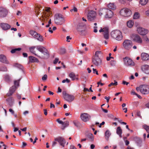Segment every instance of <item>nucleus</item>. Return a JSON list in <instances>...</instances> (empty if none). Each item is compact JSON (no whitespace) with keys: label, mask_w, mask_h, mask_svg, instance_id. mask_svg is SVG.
I'll use <instances>...</instances> for the list:
<instances>
[{"label":"nucleus","mask_w":149,"mask_h":149,"mask_svg":"<svg viewBox=\"0 0 149 149\" xmlns=\"http://www.w3.org/2000/svg\"><path fill=\"white\" fill-rule=\"evenodd\" d=\"M131 94L132 95L136 96L138 98H140V95L136 93L134 90H132Z\"/></svg>","instance_id":"58836bf2"},{"label":"nucleus","mask_w":149,"mask_h":149,"mask_svg":"<svg viewBox=\"0 0 149 149\" xmlns=\"http://www.w3.org/2000/svg\"><path fill=\"white\" fill-rule=\"evenodd\" d=\"M37 50L40 52L43 55L41 57L38 56L43 59H47L49 57V53L47 50L43 47L41 46H37L36 47Z\"/></svg>","instance_id":"f03ea898"},{"label":"nucleus","mask_w":149,"mask_h":149,"mask_svg":"<svg viewBox=\"0 0 149 149\" xmlns=\"http://www.w3.org/2000/svg\"><path fill=\"white\" fill-rule=\"evenodd\" d=\"M54 20L55 23L57 25H61L63 24L65 21L64 18L62 15L60 14L57 13L54 15Z\"/></svg>","instance_id":"7ed1b4c3"},{"label":"nucleus","mask_w":149,"mask_h":149,"mask_svg":"<svg viewBox=\"0 0 149 149\" xmlns=\"http://www.w3.org/2000/svg\"><path fill=\"white\" fill-rule=\"evenodd\" d=\"M16 66L17 67H18L20 69H22V66L21 65L19 64H16Z\"/></svg>","instance_id":"e2e57ef3"},{"label":"nucleus","mask_w":149,"mask_h":149,"mask_svg":"<svg viewBox=\"0 0 149 149\" xmlns=\"http://www.w3.org/2000/svg\"><path fill=\"white\" fill-rule=\"evenodd\" d=\"M134 140L136 141V143H139V142L140 141V139L139 138H138L137 137H135L134 138Z\"/></svg>","instance_id":"3c124183"},{"label":"nucleus","mask_w":149,"mask_h":149,"mask_svg":"<svg viewBox=\"0 0 149 149\" xmlns=\"http://www.w3.org/2000/svg\"><path fill=\"white\" fill-rule=\"evenodd\" d=\"M70 149H77L74 146L71 145Z\"/></svg>","instance_id":"774afa93"},{"label":"nucleus","mask_w":149,"mask_h":149,"mask_svg":"<svg viewBox=\"0 0 149 149\" xmlns=\"http://www.w3.org/2000/svg\"><path fill=\"white\" fill-rule=\"evenodd\" d=\"M141 69L143 72L147 74H149V65H144L141 67Z\"/></svg>","instance_id":"2eb2a0df"},{"label":"nucleus","mask_w":149,"mask_h":149,"mask_svg":"<svg viewBox=\"0 0 149 149\" xmlns=\"http://www.w3.org/2000/svg\"><path fill=\"white\" fill-rule=\"evenodd\" d=\"M65 49H61L60 50V53L61 54H63L65 53Z\"/></svg>","instance_id":"8fccbe9b"},{"label":"nucleus","mask_w":149,"mask_h":149,"mask_svg":"<svg viewBox=\"0 0 149 149\" xmlns=\"http://www.w3.org/2000/svg\"><path fill=\"white\" fill-rule=\"evenodd\" d=\"M70 82V80L68 78L66 79H65L63 80L62 81V83H65L66 82L67 83H69Z\"/></svg>","instance_id":"09e8293b"},{"label":"nucleus","mask_w":149,"mask_h":149,"mask_svg":"<svg viewBox=\"0 0 149 149\" xmlns=\"http://www.w3.org/2000/svg\"><path fill=\"white\" fill-rule=\"evenodd\" d=\"M148 2V0H140V4L142 5H146Z\"/></svg>","instance_id":"e433bc0d"},{"label":"nucleus","mask_w":149,"mask_h":149,"mask_svg":"<svg viewBox=\"0 0 149 149\" xmlns=\"http://www.w3.org/2000/svg\"><path fill=\"white\" fill-rule=\"evenodd\" d=\"M107 9H102L99 10V14L101 16L105 14Z\"/></svg>","instance_id":"473e14b6"},{"label":"nucleus","mask_w":149,"mask_h":149,"mask_svg":"<svg viewBox=\"0 0 149 149\" xmlns=\"http://www.w3.org/2000/svg\"><path fill=\"white\" fill-rule=\"evenodd\" d=\"M54 140L55 141H58L60 145L63 147H64L65 144V141L64 139L61 137H58L57 138H55Z\"/></svg>","instance_id":"ddd939ff"},{"label":"nucleus","mask_w":149,"mask_h":149,"mask_svg":"<svg viewBox=\"0 0 149 149\" xmlns=\"http://www.w3.org/2000/svg\"><path fill=\"white\" fill-rule=\"evenodd\" d=\"M111 134V133L109 130H107L105 132V137L107 141L109 140V137Z\"/></svg>","instance_id":"bb28decb"},{"label":"nucleus","mask_w":149,"mask_h":149,"mask_svg":"<svg viewBox=\"0 0 149 149\" xmlns=\"http://www.w3.org/2000/svg\"><path fill=\"white\" fill-rule=\"evenodd\" d=\"M122 131L120 127H118L116 129V133L120 137H122Z\"/></svg>","instance_id":"c756f323"},{"label":"nucleus","mask_w":149,"mask_h":149,"mask_svg":"<svg viewBox=\"0 0 149 149\" xmlns=\"http://www.w3.org/2000/svg\"><path fill=\"white\" fill-rule=\"evenodd\" d=\"M19 81L20 79L15 81L14 82V85H15V86H16V88H17V87H18L19 86Z\"/></svg>","instance_id":"79ce46f5"},{"label":"nucleus","mask_w":149,"mask_h":149,"mask_svg":"<svg viewBox=\"0 0 149 149\" xmlns=\"http://www.w3.org/2000/svg\"><path fill=\"white\" fill-rule=\"evenodd\" d=\"M149 86L146 84H143L140 86V92L144 94H147L148 93Z\"/></svg>","instance_id":"1a4fd4ad"},{"label":"nucleus","mask_w":149,"mask_h":149,"mask_svg":"<svg viewBox=\"0 0 149 149\" xmlns=\"http://www.w3.org/2000/svg\"><path fill=\"white\" fill-rule=\"evenodd\" d=\"M125 65L127 66H133L134 65V63L130 58L126 57L123 58Z\"/></svg>","instance_id":"6e6552de"},{"label":"nucleus","mask_w":149,"mask_h":149,"mask_svg":"<svg viewBox=\"0 0 149 149\" xmlns=\"http://www.w3.org/2000/svg\"><path fill=\"white\" fill-rule=\"evenodd\" d=\"M8 10L5 8H0V17L4 18L6 17L8 14Z\"/></svg>","instance_id":"9d476101"},{"label":"nucleus","mask_w":149,"mask_h":149,"mask_svg":"<svg viewBox=\"0 0 149 149\" xmlns=\"http://www.w3.org/2000/svg\"><path fill=\"white\" fill-rule=\"evenodd\" d=\"M123 46L124 48L126 50H129L132 46V41L128 40H125L123 43Z\"/></svg>","instance_id":"423d86ee"},{"label":"nucleus","mask_w":149,"mask_h":149,"mask_svg":"<svg viewBox=\"0 0 149 149\" xmlns=\"http://www.w3.org/2000/svg\"><path fill=\"white\" fill-rule=\"evenodd\" d=\"M135 26L136 28L137 31L139 33L140 32V26L139 25H137L136 23H135Z\"/></svg>","instance_id":"49530a36"},{"label":"nucleus","mask_w":149,"mask_h":149,"mask_svg":"<svg viewBox=\"0 0 149 149\" xmlns=\"http://www.w3.org/2000/svg\"><path fill=\"white\" fill-rule=\"evenodd\" d=\"M93 73H96V74L97 75H98V72L97 71V70H96V69H95L94 68H93Z\"/></svg>","instance_id":"6e6d98bb"},{"label":"nucleus","mask_w":149,"mask_h":149,"mask_svg":"<svg viewBox=\"0 0 149 149\" xmlns=\"http://www.w3.org/2000/svg\"><path fill=\"white\" fill-rule=\"evenodd\" d=\"M116 61L114 60H111L110 61V64L113 66H114L116 65Z\"/></svg>","instance_id":"c03bdc74"},{"label":"nucleus","mask_w":149,"mask_h":149,"mask_svg":"<svg viewBox=\"0 0 149 149\" xmlns=\"http://www.w3.org/2000/svg\"><path fill=\"white\" fill-rule=\"evenodd\" d=\"M114 83L111 82L110 84H109L108 86L110 87L112 86H116L117 85V82L115 80L114 81Z\"/></svg>","instance_id":"37998d69"},{"label":"nucleus","mask_w":149,"mask_h":149,"mask_svg":"<svg viewBox=\"0 0 149 149\" xmlns=\"http://www.w3.org/2000/svg\"><path fill=\"white\" fill-rule=\"evenodd\" d=\"M56 121L59 123L60 124H61L63 125V122L62 121L60 120L59 119H57L56 120Z\"/></svg>","instance_id":"864d4df0"},{"label":"nucleus","mask_w":149,"mask_h":149,"mask_svg":"<svg viewBox=\"0 0 149 149\" xmlns=\"http://www.w3.org/2000/svg\"><path fill=\"white\" fill-rule=\"evenodd\" d=\"M113 13L111 10L107 9L104 17L106 18H110L113 16Z\"/></svg>","instance_id":"dca6fc26"},{"label":"nucleus","mask_w":149,"mask_h":149,"mask_svg":"<svg viewBox=\"0 0 149 149\" xmlns=\"http://www.w3.org/2000/svg\"><path fill=\"white\" fill-rule=\"evenodd\" d=\"M148 30L147 29L140 27V35H146L148 33Z\"/></svg>","instance_id":"393cba45"},{"label":"nucleus","mask_w":149,"mask_h":149,"mask_svg":"<svg viewBox=\"0 0 149 149\" xmlns=\"http://www.w3.org/2000/svg\"><path fill=\"white\" fill-rule=\"evenodd\" d=\"M29 61L31 63L36 62L38 63L39 62V60L36 58L30 56L29 57Z\"/></svg>","instance_id":"5701e85b"},{"label":"nucleus","mask_w":149,"mask_h":149,"mask_svg":"<svg viewBox=\"0 0 149 149\" xmlns=\"http://www.w3.org/2000/svg\"><path fill=\"white\" fill-rule=\"evenodd\" d=\"M102 52L101 51H97L95 52L94 57L99 58V55L101 54Z\"/></svg>","instance_id":"c9c22d12"},{"label":"nucleus","mask_w":149,"mask_h":149,"mask_svg":"<svg viewBox=\"0 0 149 149\" xmlns=\"http://www.w3.org/2000/svg\"><path fill=\"white\" fill-rule=\"evenodd\" d=\"M47 75L46 74H45L42 77V79L43 80H45L47 79Z\"/></svg>","instance_id":"5fc2aeb1"},{"label":"nucleus","mask_w":149,"mask_h":149,"mask_svg":"<svg viewBox=\"0 0 149 149\" xmlns=\"http://www.w3.org/2000/svg\"><path fill=\"white\" fill-rule=\"evenodd\" d=\"M37 46H32L31 47H30L29 49V51L31 53H32L33 54L38 56V55L36 54V52L35 50V48H36Z\"/></svg>","instance_id":"7c9ffc66"},{"label":"nucleus","mask_w":149,"mask_h":149,"mask_svg":"<svg viewBox=\"0 0 149 149\" xmlns=\"http://www.w3.org/2000/svg\"><path fill=\"white\" fill-rule=\"evenodd\" d=\"M67 39V41L68 42H69L70 41V40H71L72 39V38L70 37V36H67L66 37Z\"/></svg>","instance_id":"680f3d73"},{"label":"nucleus","mask_w":149,"mask_h":149,"mask_svg":"<svg viewBox=\"0 0 149 149\" xmlns=\"http://www.w3.org/2000/svg\"><path fill=\"white\" fill-rule=\"evenodd\" d=\"M120 13L122 16L124 17H128L132 14V12L128 8H125L121 10Z\"/></svg>","instance_id":"39448f33"},{"label":"nucleus","mask_w":149,"mask_h":149,"mask_svg":"<svg viewBox=\"0 0 149 149\" xmlns=\"http://www.w3.org/2000/svg\"><path fill=\"white\" fill-rule=\"evenodd\" d=\"M107 6L109 8L113 10L115 9L116 8L114 3H110Z\"/></svg>","instance_id":"72a5a7b5"},{"label":"nucleus","mask_w":149,"mask_h":149,"mask_svg":"<svg viewBox=\"0 0 149 149\" xmlns=\"http://www.w3.org/2000/svg\"><path fill=\"white\" fill-rule=\"evenodd\" d=\"M111 35L113 38L118 41H121L123 39L122 33L119 30H115L111 31Z\"/></svg>","instance_id":"f257e3e1"},{"label":"nucleus","mask_w":149,"mask_h":149,"mask_svg":"<svg viewBox=\"0 0 149 149\" xmlns=\"http://www.w3.org/2000/svg\"><path fill=\"white\" fill-rule=\"evenodd\" d=\"M141 59L143 61H146L149 59V55L147 53H143L141 55Z\"/></svg>","instance_id":"aec40b11"},{"label":"nucleus","mask_w":149,"mask_h":149,"mask_svg":"<svg viewBox=\"0 0 149 149\" xmlns=\"http://www.w3.org/2000/svg\"><path fill=\"white\" fill-rule=\"evenodd\" d=\"M92 61L93 64L97 66L100 65L102 64L101 60L99 58H93Z\"/></svg>","instance_id":"f8f14e48"},{"label":"nucleus","mask_w":149,"mask_h":149,"mask_svg":"<svg viewBox=\"0 0 149 149\" xmlns=\"http://www.w3.org/2000/svg\"><path fill=\"white\" fill-rule=\"evenodd\" d=\"M5 80L7 82H9L10 81V78L8 75H6L4 77Z\"/></svg>","instance_id":"ea45409f"},{"label":"nucleus","mask_w":149,"mask_h":149,"mask_svg":"<svg viewBox=\"0 0 149 149\" xmlns=\"http://www.w3.org/2000/svg\"><path fill=\"white\" fill-rule=\"evenodd\" d=\"M132 39L135 41L140 42V37L138 35L136 34H134L132 36Z\"/></svg>","instance_id":"4be33fe9"},{"label":"nucleus","mask_w":149,"mask_h":149,"mask_svg":"<svg viewBox=\"0 0 149 149\" xmlns=\"http://www.w3.org/2000/svg\"><path fill=\"white\" fill-rule=\"evenodd\" d=\"M139 17V13L138 12H135L133 15V19H137Z\"/></svg>","instance_id":"f704fd0d"},{"label":"nucleus","mask_w":149,"mask_h":149,"mask_svg":"<svg viewBox=\"0 0 149 149\" xmlns=\"http://www.w3.org/2000/svg\"><path fill=\"white\" fill-rule=\"evenodd\" d=\"M0 26L3 29L5 30H8L10 28V25L6 23H1Z\"/></svg>","instance_id":"6ab92c4d"},{"label":"nucleus","mask_w":149,"mask_h":149,"mask_svg":"<svg viewBox=\"0 0 149 149\" xmlns=\"http://www.w3.org/2000/svg\"><path fill=\"white\" fill-rule=\"evenodd\" d=\"M96 16V12L93 10L89 11L87 15L88 20L89 21H92L95 19Z\"/></svg>","instance_id":"0eeeda50"},{"label":"nucleus","mask_w":149,"mask_h":149,"mask_svg":"<svg viewBox=\"0 0 149 149\" xmlns=\"http://www.w3.org/2000/svg\"><path fill=\"white\" fill-rule=\"evenodd\" d=\"M35 39H37L38 41L40 42H42L43 41V38L42 36L39 33H38Z\"/></svg>","instance_id":"2f4dec72"},{"label":"nucleus","mask_w":149,"mask_h":149,"mask_svg":"<svg viewBox=\"0 0 149 149\" xmlns=\"http://www.w3.org/2000/svg\"><path fill=\"white\" fill-rule=\"evenodd\" d=\"M16 88L15 86H13L11 87L9 90V92L7 93L6 95L8 96H10L15 91Z\"/></svg>","instance_id":"a211bd4d"},{"label":"nucleus","mask_w":149,"mask_h":149,"mask_svg":"<svg viewBox=\"0 0 149 149\" xmlns=\"http://www.w3.org/2000/svg\"><path fill=\"white\" fill-rule=\"evenodd\" d=\"M97 27L96 26H95L94 27L93 31L95 33H96L97 31Z\"/></svg>","instance_id":"052dcab7"},{"label":"nucleus","mask_w":149,"mask_h":149,"mask_svg":"<svg viewBox=\"0 0 149 149\" xmlns=\"http://www.w3.org/2000/svg\"><path fill=\"white\" fill-rule=\"evenodd\" d=\"M149 40L147 37L145 35H142L141 37H140V43H148Z\"/></svg>","instance_id":"f3484780"},{"label":"nucleus","mask_w":149,"mask_h":149,"mask_svg":"<svg viewBox=\"0 0 149 149\" xmlns=\"http://www.w3.org/2000/svg\"><path fill=\"white\" fill-rule=\"evenodd\" d=\"M21 49V48H15V49H12L10 51V52L12 53H14L16 52V51H20Z\"/></svg>","instance_id":"a19ab883"},{"label":"nucleus","mask_w":149,"mask_h":149,"mask_svg":"<svg viewBox=\"0 0 149 149\" xmlns=\"http://www.w3.org/2000/svg\"><path fill=\"white\" fill-rule=\"evenodd\" d=\"M80 117L81 119L85 122L88 121L91 118V116L88 114L86 113L81 114Z\"/></svg>","instance_id":"9b49d317"},{"label":"nucleus","mask_w":149,"mask_h":149,"mask_svg":"<svg viewBox=\"0 0 149 149\" xmlns=\"http://www.w3.org/2000/svg\"><path fill=\"white\" fill-rule=\"evenodd\" d=\"M122 84L124 85L126 84V85H127L129 84V83L125 81H123Z\"/></svg>","instance_id":"338daca9"},{"label":"nucleus","mask_w":149,"mask_h":149,"mask_svg":"<svg viewBox=\"0 0 149 149\" xmlns=\"http://www.w3.org/2000/svg\"><path fill=\"white\" fill-rule=\"evenodd\" d=\"M68 77L72 81L78 80H79L78 75V74H75L73 72H70L68 74Z\"/></svg>","instance_id":"4468645a"},{"label":"nucleus","mask_w":149,"mask_h":149,"mask_svg":"<svg viewBox=\"0 0 149 149\" xmlns=\"http://www.w3.org/2000/svg\"><path fill=\"white\" fill-rule=\"evenodd\" d=\"M134 112L136 113V115L140 117V112L138 110H136L134 111Z\"/></svg>","instance_id":"603ef678"},{"label":"nucleus","mask_w":149,"mask_h":149,"mask_svg":"<svg viewBox=\"0 0 149 149\" xmlns=\"http://www.w3.org/2000/svg\"><path fill=\"white\" fill-rule=\"evenodd\" d=\"M0 61L7 63H8L6 57L4 55H0Z\"/></svg>","instance_id":"a878e982"},{"label":"nucleus","mask_w":149,"mask_h":149,"mask_svg":"<svg viewBox=\"0 0 149 149\" xmlns=\"http://www.w3.org/2000/svg\"><path fill=\"white\" fill-rule=\"evenodd\" d=\"M143 127L146 130L148 133L149 134V126L143 125Z\"/></svg>","instance_id":"4c0bfd02"},{"label":"nucleus","mask_w":149,"mask_h":149,"mask_svg":"<svg viewBox=\"0 0 149 149\" xmlns=\"http://www.w3.org/2000/svg\"><path fill=\"white\" fill-rule=\"evenodd\" d=\"M29 33L30 35L35 39L36 38V37L38 33L36 32V31L33 30H30L29 31Z\"/></svg>","instance_id":"b1692460"},{"label":"nucleus","mask_w":149,"mask_h":149,"mask_svg":"<svg viewBox=\"0 0 149 149\" xmlns=\"http://www.w3.org/2000/svg\"><path fill=\"white\" fill-rule=\"evenodd\" d=\"M108 27H106L103 28H101V29L99 30V32L100 33L103 32V33L105 31V30H106Z\"/></svg>","instance_id":"a18cd8bd"},{"label":"nucleus","mask_w":149,"mask_h":149,"mask_svg":"<svg viewBox=\"0 0 149 149\" xmlns=\"http://www.w3.org/2000/svg\"><path fill=\"white\" fill-rule=\"evenodd\" d=\"M103 36L104 38L106 39H108L109 38V28H108L105 30L103 33Z\"/></svg>","instance_id":"cd10ccee"},{"label":"nucleus","mask_w":149,"mask_h":149,"mask_svg":"<svg viewBox=\"0 0 149 149\" xmlns=\"http://www.w3.org/2000/svg\"><path fill=\"white\" fill-rule=\"evenodd\" d=\"M0 70L2 71H7V69L5 67H2L0 68Z\"/></svg>","instance_id":"de8ad7c7"},{"label":"nucleus","mask_w":149,"mask_h":149,"mask_svg":"<svg viewBox=\"0 0 149 149\" xmlns=\"http://www.w3.org/2000/svg\"><path fill=\"white\" fill-rule=\"evenodd\" d=\"M9 111L11 113V114H13V115H14V111L12 110V109H9Z\"/></svg>","instance_id":"13d9d810"},{"label":"nucleus","mask_w":149,"mask_h":149,"mask_svg":"<svg viewBox=\"0 0 149 149\" xmlns=\"http://www.w3.org/2000/svg\"><path fill=\"white\" fill-rule=\"evenodd\" d=\"M74 11V12H77V9L76 8L74 7L73 9H71L70 10L71 11Z\"/></svg>","instance_id":"69168bd1"},{"label":"nucleus","mask_w":149,"mask_h":149,"mask_svg":"<svg viewBox=\"0 0 149 149\" xmlns=\"http://www.w3.org/2000/svg\"><path fill=\"white\" fill-rule=\"evenodd\" d=\"M51 24V19H50L49 22H48V24L46 25V27H48L49 26L50 24Z\"/></svg>","instance_id":"bf43d9fd"},{"label":"nucleus","mask_w":149,"mask_h":149,"mask_svg":"<svg viewBox=\"0 0 149 149\" xmlns=\"http://www.w3.org/2000/svg\"><path fill=\"white\" fill-rule=\"evenodd\" d=\"M77 31L82 33L85 31V28L84 25H81L80 24H79L77 28Z\"/></svg>","instance_id":"412c9836"},{"label":"nucleus","mask_w":149,"mask_h":149,"mask_svg":"<svg viewBox=\"0 0 149 149\" xmlns=\"http://www.w3.org/2000/svg\"><path fill=\"white\" fill-rule=\"evenodd\" d=\"M62 93L64 99L66 101L71 102L74 100V96L72 95L67 93L66 91H63Z\"/></svg>","instance_id":"20e7f679"},{"label":"nucleus","mask_w":149,"mask_h":149,"mask_svg":"<svg viewBox=\"0 0 149 149\" xmlns=\"http://www.w3.org/2000/svg\"><path fill=\"white\" fill-rule=\"evenodd\" d=\"M104 98L107 100V102H108L110 98V97H107L106 96L104 97Z\"/></svg>","instance_id":"0e129e2a"},{"label":"nucleus","mask_w":149,"mask_h":149,"mask_svg":"<svg viewBox=\"0 0 149 149\" xmlns=\"http://www.w3.org/2000/svg\"><path fill=\"white\" fill-rule=\"evenodd\" d=\"M59 59L58 58H56L55 59L54 61V64H56L58 62Z\"/></svg>","instance_id":"4d7b16f0"},{"label":"nucleus","mask_w":149,"mask_h":149,"mask_svg":"<svg viewBox=\"0 0 149 149\" xmlns=\"http://www.w3.org/2000/svg\"><path fill=\"white\" fill-rule=\"evenodd\" d=\"M127 26L129 28H132L134 25V22L132 20L128 21L127 23Z\"/></svg>","instance_id":"c85d7f7f"}]
</instances>
